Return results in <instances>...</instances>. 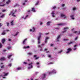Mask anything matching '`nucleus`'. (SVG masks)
Here are the masks:
<instances>
[{"mask_svg": "<svg viewBox=\"0 0 80 80\" xmlns=\"http://www.w3.org/2000/svg\"><path fill=\"white\" fill-rule=\"evenodd\" d=\"M17 12V10H13L12 11L10 12V13L9 14V16L12 15V17H16V15H14L15 13Z\"/></svg>", "mask_w": 80, "mask_h": 80, "instance_id": "obj_1", "label": "nucleus"}, {"mask_svg": "<svg viewBox=\"0 0 80 80\" xmlns=\"http://www.w3.org/2000/svg\"><path fill=\"white\" fill-rule=\"evenodd\" d=\"M54 73H55V74L56 73V71L55 70V69H53L52 72H48V73L49 75L54 74Z\"/></svg>", "mask_w": 80, "mask_h": 80, "instance_id": "obj_2", "label": "nucleus"}, {"mask_svg": "<svg viewBox=\"0 0 80 80\" xmlns=\"http://www.w3.org/2000/svg\"><path fill=\"white\" fill-rule=\"evenodd\" d=\"M68 29H69V28H64V31L62 32V33H65V32H67V30H68Z\"/></svg>", "mask_w": 80, "mask_h": 80, "instance_id": "obj_3", "label": "nucleus"}, {"mask_svg": "<svg viewBox=\"0 0 80 80\" xmlns=\"http://www.w3.org/2000/svg\"><path fill=\"white\" fill-rule=\"evenodd\" d=\"M68 52H66V53H68L70 52H71L72 51V48H69L67 49Z\"/></svg>", "mask_w": 80, "mask_h": 80, "instance_id": "obj_4", "label": "nucleus"}, {"mask_svg": "<svg viewBox=\"0 0 80 80\" xmlns=\"http://www.w3.org/2000/svg\"><path fill=\"white\" fill-rule=\"evenodd\" d=\"M42 33H39V36L38 37V40H40V38H41V37H42Z\"/></svg>", "mask_w": 80, "mask_h": 80, "instance_id": "obj_5", "label": "nucleus"}, {"mask_svg": "<svg viewBox=\"0 0 80 80\" xmlns=\"http://www.w3.org/2000/svg\"><path fill=\"white\" fill-rule=\"evenodd\" d=\"M59 38H60V35L58 36L57 38V42H59Z\"/></svg>", "mask_w": 80, "mask_h": 80, "instance_id": "obj_6", "label": "nucleus"}, {"mask_svg": "<svg viewBox=\"0 0 80 80\" xmlns=\"http://www.w3.org/2000/svg\"><path fill=\"white\" fill-rule=\"evenodd\" d=\"M58 25H62V26H63L65 25V23H60L59 24H58Z\"/></svg>", "mask_w": 80, "mask_h": 80, "instance_id": "obj_7", "label": "nucleus"}, {"mask_svg": "<svg viewBox=\"0 0 80 80\" xmlns=\"http://www.w3.org/2000/svg\"><path fill=\"white\" fill-rule=\"evenodd\" d=\"M46 76H47V75H46L45 74H42V78H45L46 77Z\"/></svg>", "mask_w": 80, "mask_h": 80, "instance_id": "obj_8", "label": "nucleus"}, {"mask_svg": "<svg viewBox=\"0 0 80 80\" xmlns=\"http://www.w3.org/2000/svg\"><path fill=\"white\" fill-rule=\"evenodd\" d=\"M5 58L3 57V58H1L0 59V60L1 61H3V60H5Z\"/></svg>", "mask_w": 80, "mask_h": 80, "instance_id": "obj_9", "label": "nucleus"}, {"mask_svg": "<svg viewBox=\"0 0 80 80\" xmlns=\"http://www.w3.org/2000/svg\"><path fill=\"white\" fill-rule=\"evenodd\" d=\"M61 17H64V18H66V17H67V16H65V14H61Z\"/></svg>", "mask_w": 80, "mask_h": 80, "instance_id": "obj_10", "label": "nucleus"}, {"mask_svg": "<svg viewBox=\"0 0 80 80\" xmlns=\"http://www.w3.org/2000/svg\"><path fill=\"white\" fill-rule=\"evenodd\" d=\"M77 45H74V48L73 49V50H77V48L76 47H77Z\"/></svg>", "mask_w": 80, "mask_h": 80, "instance_id": "obj_11", "label": "nucleus"}, {"mask_svg": "<svg viewBox=\"0 0 80 80\" xmlns=\"http://www.w3.org/2000/svg\"><path fill=\"white\" fill-rule=\"evenodd\" d=\"M3 74H4L3 76L4 77H5V76H7V75H8V72L7 73H6L5 72H4Z\"/></svg>", "mask_w": 80, "mask_h": 80, "instance_id": "obj_12", "label": "nucleus"}, {"mask_svg": "<svg viewBox=\"0 0 80 80\" xmlns=\"http://www.w3.org/2000/svg\"><path fill=\"white\" fill-rule=\"evenodd\" d=\"M52 15V17H55V13L53 12H52L51 13Z\"/></svg>", "mask_w": 80, "mask_h": 80, "instance_id": "obj_13", "label": "nucleus"}, {"mask_svg": "<svg viewBox=\"0 0 80 80\" xmlns=\"http://www.w3.org/2000/svg\"><path fill=\"white\" fill-rule=\"evenodd\" d=\"M5 42V39L4 38L2 40V43H4Z\"/></svg>", "mask_w": 80, "mask_h": 80, "instance_id": "obj_14", "label": "nucleus"}, {"mask_svg": "<svg viewBox=\"0 0 80 80\" xmlns=\"http://www.w3.org/2000/svg\"><path fill=\"white\" fill-rule=\"evenodd\" d=\"M12 56H13V54H11V55H8V58L10 59V57H11Z\"/></svg>", "mask_w": 80, "mask_h": 80, "instance_id": "obj_15", "label": "nucleus"}, {"mask_svg": "<svg viewBox=\"0 0 80 80\" xmlns=\"http://www.w3.org/2000/svg\"><path fill=\"white\" fill-rule=\"evenodd\" d=\"M73 17H74V16L73 15H72L70 16V17L72 18V20H74L75 19V18H73Z\"/></svg>", "mask_w": 80, "mask_h": 80, "instance_id": "obj_16", "label": "nucleus"}, {"mask_svg": "<svg viewBox=\"0 0 80 80\" xmlns=\"http://www.w3.org/2000/svg\"><path fill=\"white\" fill-rule=\"evenodd\" d=\"M5 14H2L0 17V18H3L4 17V16H5Z\"/></svg>", "mask_w": 80, "mask_h": 80, "instance_id": "obj_17", "label": "nucleus"}, {"mask_svg": "<svg viewBox=\"0 0 80 80\" xmlns=\"http://www.w3.org/2000/svg\"><path fill=\"white\" fill-rule=\"evenodd\" d=\"M27 40V38L24 39V40L23 41L22 43H23V44H25V41H26V40Z\"/></svg>", "mask_w": 80, "mask_h": 80, "instance_id": "obj_18", "label": "nucleus"}, {"mask_svg": "<svg viewBox=\"0 0 80 80\" xmlns=\"http://www.w3.org/2000/svg\"><path fill=\"white\" fill-rule=\"evenodd\" d=\"M10 2H11V1H7L6 2V4H7V5H8L10 4Z\"/></svg>", "mask_w": 80, "mask_h": 80, "instance_id": "obj_19", "label": "nucleus"}, {"mask_svg": "<svg viewBox=\"0 0 80 80\" xmlns=\"http://www.w3.org/2000/svg\"><path fill=\"white\" fill-rule=\"evenodd\" d=\"M72 43H73V42H71L70 41V42H68V45H70V44H72Z\"/></svg>", "mask_w": 80, "mask_h": 80, "instance_id": "obj_20", "label": "nucleus"}, {"mask_svg": "<svg viewBox=\"0 0 80 80\" xmlns=\"http://www.w3.org/2000/svg\"><path fill=\"white\" fill-rule=\"evenodd\" d=\"M31 11H32L33 12H35V9H34V8H32V10H31Z\"/></svg>", "mask_w": 80, "mask_h": 80, "instance_id": "obj_21", "label": "nucleus"}, {"mask_svg": "<svg viewBox=\"0 0 80 80\" xmlns=\"http://www.w3.org/2000/svg\"><path fill=\"white\" fill-rule=\"evenodd\" d=\"M18 32H17L16 33V34L15 35H13L14 37H15V36H17V35H18Z\"/></svg>", "mask_w": 80, "mask_h": 80, "instance_id": "obj_22", "label": "nucleus"}, {"mask_svg": "<svg viewBox=\"0 0 80 80\" xmlns=\"http://www.w3.org/2000/svg\"><path fill=\"white\" fill-rule=\"evenodd\" d=\"M10 23L11 25L13 26V21H12Z\"/></svg>", "mask_w": 80, "mask_h": 80, "instance_id": "obj_23", "label": "nucleus"}, {"mask_svg": "<svg viewBox=\"0 0 80 80\" xmlns=\"http://www.w3.org/2000/svg\"><path fill=\"white\" fill-rule=\"evenodd\" d=\"M5 34H6V33L5 32H2L1 35H5Z\"/></svg>", "mask_w": 80, "mask_h": 80, "instance_id": "obj_24", "label": "nucleus"}, {"mask_svg": "<svg viewBox=\"0 0 80 80\" xmlns=\"http://www.w3.org/2000/svg\"><path fill=\"white\" fill-rule=\"evenodd\" d=\"M12 48V47L11 46H9L8 47V50H10V49H11Z\"/></svg>", "mask_w": 80, "mask_h": 80, "instance_id": "obj_25", "label": "nucleus"}, {"mask_svg": "<svg viewBox=\"0 0 80 80\" xmlns=\"http://www.w3.org/2000/svg\"><path fill=\"white\" fill-rule=\"evenodd\" d=\"M1 3V2H0V7H4V6H5V4H3L2 5H0Z\"/></svg>", "mask_w": 80, "mask_h": 80, "instance_id": "obj_26", "label": "nucleus"}, {"mask_svg": "<svg viewBox=\"0 0 80 80\" xmlns=\"http://www.w3.org/2000/svg\"><path fill=\"white\" fill-rule=\"evenodd\" d=\"M31 68H33V66L31 65V67H28V69H30Z\"/></svg>", "mask_w": 80, "mask_h": 80, "instance_id": "obj_27", "label": "nucleus"}, {"mask_svg": "<svg viewBox=\"0 0 80 80\" xmlns=\"http://www.w3.org/2000/svg\"><path fill=\"white\" fill-rule=\"evenodd\" d=\"M6 24H7V26H8V27H9V25L10 24V23L9 22H6Z\"/></svg>", "mask_w": 80, "mask_h": 80, "instance_id": "obj_28", "label": "nucleus"}, {"mask_svg": "<svg viewBox=\"0 0 80 80\" xmlns=\"http://www.w3.org/2000/svg\"><path fill=\"white\" fill-rule=\"evenodd\" d=\"M21 69H22V68H20V67L18 68H17V70H21Z\"/></svg>", "mask_w": 80, "mask_h": 80, "instance_id": "obj_29", "label": "nucleus"}, {"mask_svg": "<svg viewBox=\"0 0 80 80\" xmlns=\"http://www.w3.org/2000/svg\"><path fill=\"white\" fill-rule=\"evenodd\" d=\"M38 47H39V48H42V46L41 45H39L38 46Z\"/></svg>", "mask_w": 80, "mask_h": 80, "instance_id": "obj_30", "label": "nucleus"}, {"mask_svg": "<svg viewBox=\"0 0 80 80\" xmlns=\"http://www.w3.org/2000/svg\"><path fill=\"white\" fill-rule=\"evenodd\" d=\"M32 11L29 10H28V11H27V12L28 13H30V12Z\"/></svg>", "mask_w": 80, "mask_h": 80, "instance_id": "obj_31", "label": "nucleus"}, {"mask_svg": "<svg viewBox=\"0 0 80 80\" xmlns=\"http://www.w3.org/2000/svg\"><path fill=\"white\" fill-rule=\"evenodd\" d=\"M8 66L9 67H12V63H10L8 65Z\"/></svg>", "mask_w": 80, "mask_h": 80, "instance_id": "obj_32", "label": "nucleus"}, {"mask_svg": "<svg viewBox=\"0 0 80 80\" xmlns=\"http://www.w3.org/2000/svg\"><path fill=\"white\" fill-rule=\"evenodd\" d=\"M50 22H47V25H50Z\"/></svg>", "mask_w": 80, "mask_h": 80, "instance_id": "obj_33", "label": "nucleus"}, {"mask_svg": "<svg viewBox=\"0 0 80 80\" xmlns=\"http://www.w3.org/2000/svg\"><path fill=\"white\" fill-rule=\"evenodd\" d=\"M41 42L40 40H38V44H40V42Z\"/></svg>", "mask_w": 80, "mask_h": 80, "instance_id": "obj_34", "label": "nucleus"}, {"mask_svg": "<svg viewBox=\"0 0 80 80\" xmlns=\"http://www.w3.org/2000/svg\"><path fill=\"white\" fill-rule=\"evenodd\" d=\"M1 68H4V65H2L1 67Z\"/></svg>", "mask_w": 80, "mask_h": 80, "instance_id": "obj_35", "label": "nucleus"}, {"mask_svg": "<svg viewBox=\"0 0 80 80\" xmlns=\"http://www.w3.org/2000/svg\"><path fill=\"white\" fill-rule=\"evenodd\" d=\"M53 62H50L49 63H48L49 65H50L51 64H53Z\"/></svg>", "mask_w": 80, "mask_h": 80, "instance_id": "obj_36", "label": "nucleus"}, {"mask_svg": "<svg viewBox=\"0 0 80 80\" xmlns=\"http://www.w3.org/2000/svg\"><path fill=\"white\" fill-rule=\"evenodd\" d=\"M2 43H0V48H2Z\"/></svg>", "mask_w": 80, "mask_h": 80, "instance_id": "obj_37", "label": "nucleus"}, {"mask_svg": "<svg viewBox=\"0 0 80 80\" xmlns=\"http://www.w3.org/2000/svg\"><path fill=\"white\" fill-rule=\"evenodd\" d=\"M38 3H39L38 1H37V2H36V3L35 4L36 5H37L38 4Z\"/></svg>", "mask_w": 80, "mask_h": 80, "instance_id": "obj_38", "label": "nucleus"}, {"mask_svg": "<svg viewBox=\"0 0 80 80\" xmlns=\"http://www.w3.org/2000/svg\"><path fill=\"white\" fill-rule=\"evenodd\" d=\"M2 12H6V10L4 9L2 10Z\"/></svg>", "mask_w": 80, "mask_h": 80, "instance_id": "obj_39", "label": "nucleus"}, {"mask_svg": "<svg viewBox=\"0 0 80 80\" xmlns=\"http://www.w3.org/2000/svg\"><path fill=\"white\" fill-rule=\"evenodd\" d=\"M28 55H32V52L28 53Z\"/></svg>", "mask_w": 80, "mask_h": 80, "instance_id": "obj_40", "label": "nucleus"}, {"mask_svg": "<svg viewBox=\"0 0 80 80\" xmlns=\"http://www.w3.org/2000/svg\"><path fill=\"white\" fill-rule=\"evenodd\" d=\"M49 38H48V37H47L46 38V40H48V39H49Z\"/></svg>", "mask_w": 80, "mask_h": 80, "instance_id": "obj_41", "label": "nucleus"}, {"mask_svg": "<svg viewBox=\"0 0 80 80\" xmlns=\"http://www.w3.org/2000/svg\"><path fill=\"white\" fill-rule=\"evenodd\" d=\"M78 38V37H76V38H75V41L77 40Z\"/></svg>", "mask_w": 80, "mask_h": 80, "instance_id": "obj_42", "label": "nucleus"}, {"mask_svg": "<svg viewBox=\"0 0 80 80\" xmlns=\"http://www.w3.org/2000/svg\"><path fill=\"white\" fill-rule=\"evenodd\" d=\"M74 33H78V32L77 31H74L73 32Z\"/></svg>", "mask_w": 80, "mask_h": 80, "instance_id": "obj_43", "label": "nucleus"}, {"mask_svg": "<svg viewBox=\"0 0 80 80\" xmlns=\"http://www.w3.org/2000/svg\"><path fill=\"white\" fill-rule=\"evenodd\" d=\"M33 31L32 32H34V31H35V28L34 27H33Z\"/></svg>", "mask_w": 80, "mask_h": 80, "instance_id": "obj_44", "label": "nucleus"}, {"mask_svg": "<svg viewBox=\"0 0 80 80\" xmlns=\"http://www.w3.org/2000/svg\"><path fill=\"white\" fill-rule=\"evenodd\" d=\"M33 64V63L32 62H31L30 63H29L28 64L29 65H31Z\"/></svg>", "mask_w": 80, "mask_h": 80, "instance_id": "obj_45", "label": "nucleus"}, {"mask_svg": "<svg viewBox=\"0 0 80 80\" xmlns=\"http://www.w3.org/2000/svg\"><path fill=\"white\" fill-rule=\"evenodd\" d=\"M27 48H30V46H28L27 47H26Z\"/></svg>", "mask_w": 80, "mask_h": 80, "instance_id": "obj_46", "label": "nucleus"}, {"mask_svg": "<svg viewBox=\"0 0 80 80\" xmlns=\"http://www.w3.org/2000/svg\"><path fill=\"white\" fill-rule=\"evenodd\" d=\"M61 52H62V50L60 52H58V53H60Z\"/></svg>", "mask_w": 80, "mask_h": 80, "instance_id": "obj_47", "label": "nucleus"}, {"mask_svg": "<svg viewBox=\"0 0 80 80\" xmlns=\"http://www.w3.org/2000/svg\"><path fill=\"white\" fill-rule=\"evenodd\" d=\"M2 25H3L2 24V23H0V27H1Z\"/></svg>", "mask_w": 80, "mask_h": 80, "instance_id": "obj_48", "label": "nucleus"}, {"mask_svg": "<svg viewBox=\"0 0 80 80\" xmlns=\"http://www.w3.org/2000/svg\"><path fill=\"white\" fill-rule=\"evenodd\" d=\"M24 64H25L26 65L28 63H27V62H23Z\"/></svg>", "mask_w": 80, "mask_h": 80, "instance_id": "obj_49", "label": "nucleus"}, {"mask_svg": "<svg viewBox=\"0 0 80 80\" xmlns=\"http://www.w3.org/2000/svg\"><path fill=\"white\" fill-rule=\"evenodd\" d=\"M28 15H27L26 16L25 18H24L25 20V19H26V18H27V17H28Z\"/></svg>", "mask_w": 80, "mask_h": 80, "instance_id": "obj_50", "label": "nucleus"}, {"mask_svg": "<svg viewBox=\"0 0 80 80\" xmlns=\"http://www.w3.org/2000/svg\"><path fill=\"white\" fill-rule=\"evenodd\" d=\"M47 50H48V49L45 48L44 50V51H47Z\"/></svg>", "mask_w": 80, "mask_h": 80, "instance_id": "obj_51", "label": "nucleus"}, {"mask_svg": "<svg viewBox=\"0 0 80 80\" xmlns=\"http://www.w3.org/2000/svg\"><path fill=\"white\" fill-rule=\"evenodd\" d=\"M39 58V57H38L36 58L35 59L36 60H37V59H38Z\"/></svg>", "mask_w": 80, "mask_h": 80, "instance_id": "obj_52", "label": "nucleus"}, {"mask_svg": "<svg viewBox=\"0 0 80 80\" xmlns=\"http://www.w3.org/2000/svg\"><path fill=\"white\" fill-rule=\"evenodd\" d=\"M45 45V43H42V44L41 45L42 46H43V45Z\"/></svg>", "mask_w": 80, "mask_h": 80, "instance_id": "obj_53", "label": "nucleus"}, {"mask_svg": "<svg viewBox=\"0 0 80 80\" xmlns=\"http://www.w3.org/2000/svg\"><path fill=\"white\" fill-rule=\"evenodd\" d=\"M76 9V8H73V10H75Z\"/></svg>", "mask_w": 80, "mask_h": 80, "instance_id": "obj_54", "label": "nucleus"}, {"mask_svg": "<svg viewBox=\"0 0 80 80\" xmlns=\"http://www.w3.org/2000/svg\"><path fill=\"white\" fill-rule=\"evenodd\" d=\"M56 8V6H54L53 8V9H55Z\"/></svg>", "mask_w": 80, "mask_h": 80, "instance_id": "obj_55", "label": "nucleus"}, {"mask_svg": "<svg viewBox=\"0 0 80 80\" xmlns=\"http://www.w3.org/2000/svg\"><path fill=\"white\" fill-rule=\"evenodd\" d=\"M61 6H62V7H64V6H65V4H62Z\"/></svg>", "mask_w": 80, "mask_h": 80, "instance_id": "obj_56", "label": "nucleus"}, {"mask_svg": "<svg viewBox=\"0 0 80 80\" xmlns=\"http://www.w3.org/2000/svg\"><path fill=\"white\" fill-rule=\"evenodd\" d=\"M34 57L35 58H36V57H37V55H34Z\"/></svg>", "mask_w": 80, "mask_h": 80, "instance_id": "obj_57", "label": "nucleus"}, {"mask_svg": "<svg viewBox=\"0 0 80 80\" xmlns=\"http://www.w3.org/2000/svg\"><path fill=\"white\" fill-rule=\"evenodd\" d=\"M40 51H41V52H42V51H43V49L42 48H41L40 49Z\"/></svg>", "mask_w": 80, "mask_h": 80, "instance_id": "obj_58", "label": "nucleus"}, {"mask_svg": "<svg viewBox=\"0 0 80 80\" xmlns=\"http://www.w3.org/2000/svg\"><path fill=\"white\" fill-rule=\"evenodd\" d=\"M40 64V63L39 62H38L37 63V65H39Z\"/></svg>", "mask_w": 80, "mask_h": 80, "instance_id": "obj_59", "label": "nucleus"}, {"mask_svg": "<svg viewBox=\"0 0 80 80\" xmlns=\"http://www.w3.org/2000/svg\"><path fill=\"white\" fill-rule=\"evenodd\" d=\"M6 51H7V50L6 49H4V50H3V52H6Z\"/></svg>", "mask_w": 80, "mask_h": 80, "instance_id": "obj_60", "label": "nucleus"}, {"mask_svg": "<svg viewBox=\"0 0 80 80\" xmlns=\"http://www.w3.org/2000/svg\"><path fill=\"white\" fill-rule=\"evenodd\" d=\"M80 0H77V2H80Z\"/></svg>", "mask_w": 80, "mask_h": 80, "instance_id": "obj_61", "label": "nucleus"}, {"mask_svg": "<svg viewBox=\"0 0 80 80\" xmlns=\"http://www.w3.org/2000/svg\"><path fill=\"white\" fill-rule=\"evenodd\" d=\"M8 41H9V42H10V41H11V39H8Z\"/></svg>", "mask_w": 80, "mask_h": 80, "instance_id": "obj_62", "label": "nucleus"}, {"mask_svg": "<svg viewBox=\"0 0 80 80\" xmlns=\"http://www.w3.org/2000/svg\"><path fill=\"white\" fill-rule=\"evenodd\" d=\"M48 57H49V58L51 57V55H48Z\"/></svg>", "mask_w": 80, "mask_h": 80, "instance_id": "obj_63", "label": "nucleus"}, {"mask_svg": "<svg viewBox=\"0 0 80 80\" xmlns=\"http://www.w3.org/2000/svg\"><path fill=\"white\" fill-rule=\"evenodd\" d=\"M24 48H27V47L25 46L23 47Z\"/></svg>", "mask_w": 80, "mask_h": 80, "instance_id": "obj_64", "label": "nucleus"}]
</instances>
